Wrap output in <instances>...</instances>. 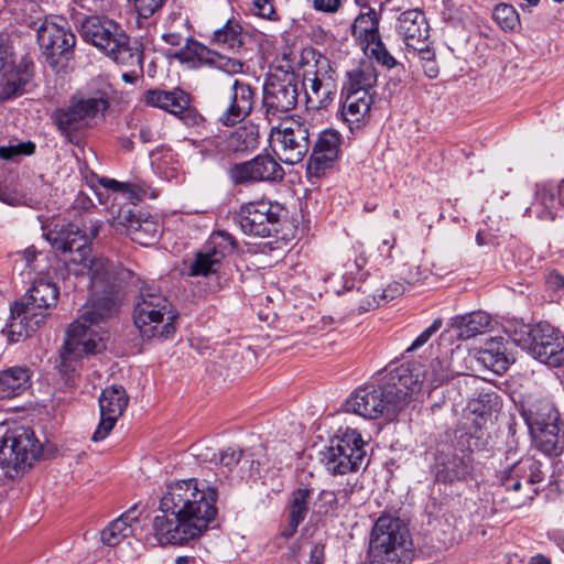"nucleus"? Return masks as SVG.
<instances>
[{
    "mask_svg": "<svg viewBox=\"0 0 564 564\" xmlns=\"http://www.w3.org/2000/svg\"><path fill=\"white\" fill-rule=\"evenodd\" d=\"M115 94L112 85L104 79L96 78L90 83L87 97H73L66 108L54 112V121L65 135L89 126L90 120L97 116H105Z\"/></svg>",
    "mask_w": 564,
    "mask_h": 564,
    "instance_id": "nucleus-5",
    "label": "nucleus"
},
{
    "mask_svg": "<svg viewBox=\"0 0 564 564\" xmlns=\"http://www.w3.org/2000/svg\"><path fill=\"white\" fill-rule=\"evenodd\" d=\"M408 50L417 53L420 59L424 63L431 62L435 57V53L433 48L430 47L427 41L422 42V44H417L416 47H409Z\"/></svg>",
    "mask_w": 564,
    "mask_h": 564,
    "instance_id": "nucleus-59",
    "label": "nucleus"
},
{
    "mask_svg": "<svg viewBox=\"0 0 564 564\" xmlns=\"http://www.w3.org/2000/svg\"><path fill=\"white\" fill-rule=\"evenodd\" d=\"M366 443L359 432L347 427L322 452V463L333 475L357 471L366 460Z\"/></svg>",
    "mask_w": 564,
    "mask_h": 564,
    "instance_id": "nucleus-11",
    "label": "nucleus"
},
{
    "mask_svg": "<svg viewBox=\"0 0 564 564\" xmlns=\"http://www.w3.org/2000/svg\"><path fill=\"white\" fill-rule=\"evenodd\" d=\"M421 375L419 366H399L387 375L381 387L357 389L347 399L346 411L369 420L379 416L392 420L420 392Z\"/></svg>",
    "mask_w": 564,
    "mask_h": 564,
    "instance_id": "nucleus-3",
    "label": "nucleus"
},
{
    "mask_svg": "<svg viewBox=\"0 0 564 564\" xmlns=\"http://www.w3.org/2000/svg\"><path fill=\"white\" fill-rule=\"evenodd\" d=\"M159 169L166 180L176 178L181 172V165L177 161L174 162L173 154H164Z\"/></svg>",
    "mask_w": 564,
    "mask_h": 564,
    "instance_id": "nucleus-55",
    "label": "nucleus"
},
{
    "mask_svg": "<svg viewBox=\"0 0 564 564\" xmlns=\"http://www.w3.org/2000/svg\"><path fill=\"white\" fill-rule=\"evenodd\" d=\"M366 52H369L370 55L381 65L392 68L397 65V59L389 53L381 37L373 41V43H369V45L362 46Z\"/></svg>",
    "mask_w": 564,
    "mask_h": 564,
    "instance_id": "nucleus-47",
    "label": "nucleus"
},
{
    "mask_svg": "<svg viewBox=\"0 0 564 564\" xmlns=\"http://www.w3.org/2000/svg\"><path fill=\"white\" fill-rule=\"evenodd\" d=\"M435 478L444 484L466 480L474 469L471 452L447 447L435 457Z\"/></svg>",
    "mask_w": 564,
    "mask_h": 564,
    "instance_id": "nucleus-22",
    "label": "nucleus"
},
{
    "mask_svg": "<svg viewBox=\"0 0 564 564\" xmlns=\"http://www.w3.org/2000/svg\"><path fill=\"white\" fill-rule=\"evenodd\" d=\"M442 324L443 323L441 318L434 319L433 323L415 338L409 350H414L426 344L432 335H434L442 327Z\"/></svg>",
    "mask_w": 564,
    "mask_h": 564,
    "instance_id": "nucleus-57",
    "label": "nucleus"
},
{
    "mask_svg": "<svg viewBox=\"0 0 564 564\" xmlns=\"http://www.w3.org/2000/svg\"><path fill=\"white\" fill-rule=\"evenodd\" d=\"M251 11L257 17L272 21L278 20L272 0H253Z\"/></svg>",
    "mask_w": 564,
    "mask_h": 564,
    "instance_id": "nucleus-53",
    "label": "nucleus"
},
{
    "mask_svg": "<svg viewBox=\"0 0 564 564\" xmlns=\"http://www.w3.org/2000/svg\"><path fill=\"white\" fill-rule=\"evenodd\" d=\"M340 134L335 130H324L313 145L307 161L306 173L310 177H322L330 170L340 151Z\"/></svg>",
    "mask_w": 564,
    "mask_h": 564,
    "instance_id": "nucleus-23",
    "label": "nucleus"
},
{
    "mask_svg": "<svg viewBox=\"0 0 564 564\" xmlns=\"http://www.w3.org/2000/svg\"><path fill=\"white\" fill-rule=\"evenodd\" d=\"M176 313L154 284H143L134 305L133 321L145 338H167L175 332Z\"/></svg>",
    "mask_w": 564,
    "mask_h": 564,
    "instance_id": "nucleus-6",
    "label": "nucleus"
},
{
    "mask_svg": "<svg viewBox=\"0 0 564 564\" xmlns=\"http://www.w3.org/2000/svg\"><path fill=\"white\" fill-rule=\"evenodd\" d=\"M522 416L528 424L530 433L549 429L551 425H560L558 412L547 400H542L528 410H523Z\"/></svg>",
    "mask_w": 564,
    "mask_h": 564,
    "instance_id": "nucleus-34",
    "label": "nucleus"
},
{
    "mask_svg": "<svg viewBox=\"0 0 564 564\" xmlns=\"http://www.w3.org/2000/svg\"><path fill=\"white\" fill-rule=\"evenodd\" d=\"M79 34L110 61H129L128 51L140 44L119 23L99 15L86 17L80 22Z\"/></svg>",
    "mask_w": 564,
    "mask_h": 564,
    "instance_id": "nucleus-7",
    "label": "nucleus"
},
{
    "mask_svg": "<svg viewBox=\"0 0 564 564\" xmlns=\"http://www.w3.org/2000/svg\"><path fill=\"white\" fill-rule=\"evenodd\" d=\"M35 145L32 142H10L0 147V159L14 160L21 155H29L34 152Z\"/></svg>",
    "mask_w": 564,
    "mask_h": 564,
    "instance_id": "nucleus-48",
    "label": "nucleus"
},
{
    "mask_svg": "<svg viewBox=\"0 0 564 564\" xmlns=\"http://www.w3.org/2000/svg\"><path fill=\"white\" fill-rule=\"evenodd\" d=\"M340 7V0H314V8L322 12H336Z\"/></svg>",
    "mask_w": 564,
    "mask_h": 564,
    "instance_id": "nucleus-60",
    "label": "nucleus"
},
{
    "mask_svg": "<svg viewBox=\"0 0 564 564\" xmlns=\"http://www.w3.org/2000/svg\"><path fill=\"white\" fill-rule=\"evenodd\" d=\"M409 539V530L402 520L391 516L379 517L370 533L369 563L399 564Z\"/></svg>",
    "mask_w": 564,
    "mask_h": 564,
    "instance_id": "nucleus-9",
    "label": "nucleus"
},
{
    "mask_svg": "<svg viewBox=\"0 0 564 564\" xmlns=\"http://www.w3.org/2000/svg\"><path fill=\"white\" fill-rule=\"evenodd\" d=\"M312 495L313 490L306 487L297 488L291 494L288 503L290 535L293 534L296 531L300 523H302L305 520L310 510Z\"/></svg>",
    "mask_w": 564,
    "mask_h": 564,
    "instance_id": "nucleus-36",
    "label": "nucleus"
},
{
    "mask_svg": "<svg viewBox=\"0 0 564 564\" xmlns=\"http://www.w3.org/2000/svg\"><path fill=\"white\" fill-rule=\"evenodd\" d=\"M258 144L256 127H240L227 138L226 149L230 152H247Z\"/></svg>",
    "mask_w": 564,
    "mask_h": 564,
    "instance_id": "nucleus-41",
    "label": "nucleus"
},
{
    "mask_svg": "<svg viewBox=\"0 0 564 564\" xmlns=\"http://www.w3.org/2000/svg\"><path fill=\"white\" fill-rule=\"evenodd\" d=\"M308 127L293 118H286L271 127L270 147L278 159L289 165L303 161L310 150Z\"/></svg>",
    "mask_w": 564,
    "mask_h": 564,
    "instance_id": "nucleus-13",
    "label": "nucleus"
},
{
    "mask_svg": "<svg viewBox=\"0 0 564 564\" xmlns=\"http://www.w3.org/2000/svg\"><path fill=\"white\" fill-rule=\"evenodd\" d=\"M180 56L182 59H194V64L198 62L204 65H209L230 75L242 72L243 65L239 59L210 51L200 43L192 44V46L181 53Z\"/></svg>",
    "mask_w": 564,
    "mask_h": 564,
    "instance_id": "nucleus-29",
    "label": "nucleus"
},
{
    "mask_svg": "<svg viewBox=\"0 0 564 564\" xmlns=\"http://www.w3.org/2000/svg\"><path fill=\"white\" fill-rule=\"evenodd\" d=\"M282 213L283 208L279 204L258 200L241 206L236 220L246 235L270 237L278 231Z\"/></svg>",
    "mask_w": 564,
    "mask_h": 564,
    "instance_id": "nucleus-15",
    "label": "nucleus"
},
{
    "mask_svg": "<svg viewBox=\"0 0 564 564\" xmlns=\"http://www.w3.org/2000/svg\"><path fill=\"white\" fill-rule=\"evenodd\" d=\"M324 561V546L322 544H312L310 550L308 564H323Z\"/></svg>",
    "mask_w": 564,
    "mask_h": 564,
    "instance_id": "nucleus-63",
    "label": "nucleus"
},
{
    "mask_svg": "<svg viewBox=\"0 0 564 564\" xmlns=\"http://www.w3.org/2000/svg\"><path fill=\"white\" fill-rule=\"evenodd\" d=\"M82 8L88 11H97L101 8L104 0H74Z\"/></svg>",
    "mask_w": 564,
    "mask_h": 564,
    "instance_id": "nucleus-64",
    "label": "nucleus"
},
{
    "mask_svg": "<svg viewBox=\"0 0 564 564\" xmlns=\"http://www.w3.org/2000/svg\"><path fill=\"white\" fill-rule=\"evenodd\" d=\"M128 402L126 389L120 384H112L102 390L99 397L100 422L91 436L94 442H100L109 435Z\"/></svg>",
    "mask_w": 564,
    "mask_h": 564,
    "instance_id": "nucleus-21",
    "label": "nucleus"
},
{
    "mask_svg": "<svg viewBox=\"0 0 564 564\" xmlns=\"http://www.w3.org/2000/svg\"><path fill=\"white\" fill-rule=\"evenodd\" d=\"M404 367H414L419 366L421 369L420 377V389L425 382L431 388H436L441 386L443 382L453 378L456 373H459L453 366L452 357L443 356L440 358H435L431 361L429 369L423 370V367L420 364H410L403 365Z\"/></svg>",
    "mask_w": 564,
    "mask_h": 564,
    "instance_id": "nucleus-33",
    "label": "nucleus"
},
{
    "mask_svg": "<svg viewBox=\"0 0 564 564\" xmlns=\"http://www.w3.org/2000/svg\"><path fill=\"white\" fill-rule=\"evenodd\" d=\"M140 18L148 19L158 12L165 0H130Z\"/></svg>",
    "mask_w": 564,
    "mask_h": 564,
    "instance_id": "nucleus-51",
    "label": "nucleus"
},
{
    "mask_svg": "<svg viewBox=\"0 0 564 564\" xmlns=\"http://www.w3.org/2000/svg\"><path fill=\"white\" fill-rule=\"evenodd\" d=\"M242 455L241 451H236L234 448H227L225 451L219 452L218 454H214L210 458L215 464H219L228 469H231L240 460Z\"/></svg>",
    "mask_w": 564,
    "mask_h": 564,
    "instance_id": "nucleus-52",
    "label": "nucleus"
},
{
    "mask_svg": "<svg viewBox=\"0 0 564 564\" xmlns=\"http://www.w3.org/2000/svg\"><path fill=\"white\" fill-rule=\"evenodd\" d=\"M395 30L409 48L427 41L430 28L424 13L419 9H411L399 15Z\"/></svg>",
    "mask_w": 564,
    "mask_h": 564,
    "instance_id": "nucleus-28",
    "label": "nucleus"
},
{
    "mask_svg": "<svg viewBox=\"0 0 564 564\" xmlns=\"http://www.w3.org/2000/svg\"><path fill=\"white\" fill-rule=\"evenodd\" d=\"M0 200L8 205H12V206L19 205L22 203L21 197L17 193L11 192L9 188L1 187V186H0Z\"/></svg>",
    "mask_w": 564,
    "mask_h": 564,
    "instance_id": "nucleus-61",
    "label": "nucleus"
},
{
    "mask_svg": "<svg viewBox=\"0 0 564 564\" xmlns=\"http://www.w3.org/2000/svg\"><path fill=\"white\" fill-rule=\"evenodd\" d=\"M481 361L492 368L495 372L505 371L508 367V359L506 355L497 349L496 351L492 348H486L480 352Z\"/></svg>",
    "mask_w": 564,
    "mask_h": 564,
    "instance_id": "nucleus-49",
    "label": "nucleus"
},
{
    "mask_svg": "<svg viewBox=\"0 0 564 564\" xmlns=\"http://www.w3.org/2000/svg\"><path fill=\"white\" fill-rule=\"evenodd\" d=\"M532 345L528 352L535 359L552 367H558L564 361V337L549 323H538L531 334Z\"/></svg>",
    "mask_w": 564,
    "mask_h": 564,
    "instance_id": "nucleus-20",
    "label": "nucleus"
},
{
    "mask_svg": "<svg viewBox=\"0 0 564 564\" xmlns=\"http://www.w3.org/2000/svg\"><path fill=\"white\" fill-rule=\"evenodd\" d=\"M490 327L491 317L484 311L454 316L449 323V328L459 339H469L484 334Z\"/></svg>",
    "mask_w": 564,
    "mask_h": 564,
    "instance_id": "nucleus-30",
    "label": "nucleus"
},
{
    "mask_svg": "<svg viewBox=\"0 0 564 564\" xmlns=\"http://www.w3.org/2000/svg\"><path fill=\"white\" fill-rule=\"evenodd\" d=\"M30 69L28 67L25 69H22L21 79H8L2 89L1 98H10L13 95H18L20 93L22 94L24 91L26 84L30 82Z\"/></svg>",
    "mask_w": 564,
    "mask_h": 564,
    "instance_id": "nucleus-50",
    "label": "nucleus"
},
{
    "mask_svg": "<svg viewBox=\"0 0 564 564\" xmlns=\"http://www.w3.org/2000/svg\"><path fill=\"white\" fill-rule=\"evenodd\" d=\"M404 291V288L399 282H392L387 285V288L382 290H378V295L380 300V305L389 300H393L400 294H402Z\"/></svg>",
    "mask_w": 564,
    "mask_h": 564,
    "instance_id": "nucleus-58",
    "label": "nucleus"
},
{
    "mask_svg": "<svg viewBox=\"0 0 564 564\" xmlns=\"http://www.w3.org/2000/svg\"><path fill=\"white\" fill-rule=\"evenodd\" d=\"M218 491L204 480L172 481L160 499L161 514L153 517V538L159 545H184L199 539L216 519Z\"/></svg>",
    "mask_w": 564,
    "mask_h": 564,
    "instance_id": "nucleus-2",
    "label": "nucleus"
},
{
    "mask_svg": "<svg viewBox=\"0 0 564 564\" xmlns=\"http://www.w3.org/2000/svg\"><path fill=\"white\" fill-rule=\"evenodd\" d=\"M297 97V82L293 75L286 73L282 77L270 76L263 86L262 98L269 121L294 109Z\"/></svg>",
    "mask_w": 564,
    "mask_h": 564,
    "instance_id": "nucleus-18",
    "label": "nucleus"
},
{
    "mask_svg": "<svg viewBox=\"0 0 564 564\" xmlns=\"http://www.w3.org/2000/svg\"><path fill=\"white\" fill-rule=\"evenodd\" d=\"M236 249L234 237L223 230L214 231L204 248L199 250L195 259L188 265V276L216 275L224 258Z\"/></svg>",
    "mask_w": 564,
    "mask_h": 564,
    "instance_id": "nucleus-16",
    "label": "nucleus"
},
{
    "mask_svg": "<svg viewBox=\"0 0 564 564\" xmlns=\"http://www.w3.org/2000/svg\"><path fill=\"white\" fill-rule=\"evenodd\" d=\"M144 102L148 106L163 109L180 117L185 123H194L196 116L191 108L189 95L183 89L173 90L150 89L144 93Z\"/></svg>",
    "mask_w": 564,
    "mask_h": 564,
    "instance_id": "nucleus-24",
    "label": "nucleus"
},
{
    "mask_svg": "<svg viewBox=\"0 0 564 564\" xmlns=\"http://www.w3.org/2000/svg\"><path fill=\"white\" fill-rule=\"evenodd\" d=\"M198 150L203 158L214 156L218 153V142L215 139L188 140Z\"/></svg>",
    "mask_w": 564,
    "mask_h": 564,
    "instance_id": "nucleus-56",
    "label": "nucleus"
},
{
    "mask_svg": "<svg viewBox=\"0 0 564 564\" xmlns=\"http://www.w3.org/2000/svg\"><path fill=\"white\" fill-rule=\"evenodd\" d=\"M350 292L351 300L359 312L370 311L380 305L378 289H375L370 283H364Z\"/></svg>",
    "mask_w": 564,
    "mask_h": 564,
    "instance_id": "nucleus-44",
    "label": "nucleus"
},
{
    "mask_svg": "<svg viewBox=\"0 0 564 564\" xmlns=\"http://www.w3.org/2000/svg\"><path fill=\"white\" fill-rule=\"evenodd\" d=\"M377 83V70L371 62H361L357 67L346 73L343 93L372 95Z\"/></svg>",
    "mask_w": 564,
    "mask_h": 564,
    "instance_id": "nucleus-32",
    "label": "nucleus"
},
{
    "mask_svg": "<svg viewBox=\"0 0 564 564\" xmlns=\"http://www.w3.org/2000/svg\"><path fill=\"white\" fill-rule=\"evenodd\" d=\"M366 12L359 13L352 24V35L359 41L361 46L373 43L381 37L379 34V15L375 9L366 6Z\"/></svg>",
    "mask_w": 564,
    "mask_h": 564,
    "instance_id": "nucleus-35",
    "label": "nucleus"
},
{
    "mask_svg": "<svg viewBox=\"0 0 564 564\" xmlns=\"http://www.w3.org/2000/svg\"><path fill=\"white\" fill-rule=\"evenodd\" d=\"M314 72L304 75L302 86L311 109H325L336 98L337 76L326 58L317 61Z\"/></svg>",
    "mask_w": 564,
    "mask_h": 564,
    "instance_id": "nucleus-17",
    "label": "nucleus"
},
{
    "mask_svg": "<svg viewBox=\"0 0 564 564\" xmlns=\"http://www.w3.org/2000/svg\"><path fill=\"white\" fill-rule=\"evenodd\" d=\"M42 454V445L29 426L7 431L0 440V467L14 478L29 470Z\"/></svg>",
    "mask_w": 564,
    "mask_h": 564,
    "instance_id": "nucleus-8",
    "label": "nucleus"
},
{
    "mask_svg": "<svg viewBox=\"0 0 564 564\" xmlns=\"http://www.w3.org/2000/svg\"><path fill=\"white\" fill-rule=\"evenodd\" d=\"M212 43L229 50L240 48L243 44L242 26L234 19L228 20L213 32Z\"/></svg>",
    "mask_w": 564,
    "mask_h": 564,
    "instance_id": "nucleus-40",
    "label": "nucleus"
},
{
    "mask_svg": "<svg viewBox=\"0 0 564 564\" xmlns=\"http://www.w3.org/2000/svg\"><path fill=\"white\" fill-rule=\"evenodd\" d=\"M100 184L107 188L112 191L113 193H124L128 189V184L120 183L113 178H100Z\"/></svg>",
    "mask_w": 564,
    "mask_h": 564,
    "instance_id": "nucleus-62",
    "label": "nucleus"
},
{
    "mask_svg": "<svg viewBox=\"0 0 564 564\" xmlns=\"http://www.w3.org/2000/svg\"><path fill=\"white\" fill-rule=\"evenodd\" d=\"M32 371L26 366H13L0 371V400L22 394L31 387Z\"/></svg>",
    "mask_w": 564,
    "mask_h": 564,
    "instance_id": "nucleus-31",
    "label": "nucleus"
},
{
    "mask_svg": "<svg viewBox=\"0 0 564 564\" xmlns=\"http://www.w3.org/2000/svg\"><path fill=\"white\" fill-rule=\"evenodd\" d=\"M133 510H129L119 518L112 520L102 531L101 541L108 546L118 545L123 539L128 538L132 532Z\"/></svg>",
    "mask_w": 564,
    "mask_h": 564,
    "instance_id": "nucleus-39",
    "label": "nucleus"
},
{
    "mask_svg": "<svg viewBox=\"0 0 564 564\" xmlns=\"http://www.w3.org/2000/svg\"><path fill=\"white\" fill-rule=\"evenodd\" d=\"M164 29L162 40L171 46H182L180 51L174 53V56L183 63L194 65V59H182L180 56V54L187 51L192 44L198 43L192 39L187 13L181 7H176L166 15Z\"/></svg>",
    "mask_w": 564,
    "mask_h": 564,
    "instance_id": "nucleus-25",
    "label": "nucleus"
},
{
    "mask_svg": "<svg viewBox=\"0 0 564 564\" xmlns=\"http://www.w3.org/2000/svg\"><path fill=\"white\" fill-rule=\"evenodd\" d=\"M561 207H564V180L557 185L541 184L536 187L534 200L527 208L529 217L553 220Z\"/></svg>",
    "mask_w": 564,
    "mask_h": 564,
    "instance_id": "nucleus-26",
    "label": "nucleus"
},
{
    "mask_svg": "<svg viewBox=\"0 0 564 564\" xmlns=\"http://www.w3.org/2000/svg\"><path fill=\"white\" fill-rule=\"evenodd\" d=\"M343 94L345 99L340 113L344 121L349 123L350 129L352 130L351 124H358L369 113L372 104V95H366L365 93H361V95L349 93Z\"/></svg>",
    "mask_w": 564,
    "mask_h": 564,
    "instance_id": "nucleus-37",
    "label": "nucleus"
},
{
    "mask_svg": "<svg viewBox=\"0 0 564 564\" xmlns=\"http://www.w3.org/2000/svg\"><path fill=\"white\" fill-rule=\"evenodd\" d=\"M45 63L55 72L66 68L74 54L76 36L66 21L45 20L36 32Z\"/></svg>",
    "mask_w": 564,
    "mask_h": 564,
    "instance_id": "nucleus-12",
    "label": "nucleus"
},
{
    "mask_svg": "<svg viewBox=\"0 0 564 564\" xmlns=\"http://www.w3.org/2000/svg\"><path fill=\"white\" fill-rule=\"evenodd\" d=\"M58 295L59 291L54 282L44 278L35 280L28 294L11 306L10 333L20 337L36 332L50 316Z\"/></svg>",
    "mask_w": 564,
    "mask_h": 564,
    "instance_id": "nucleus-4",
    "label": "nucleus"
},
{
    "mask_svg": "<svg viewBox=\"0 0 564 564\" xmlns=\"http://www.w3.org/2000/svg\"><path fill=\"white\" fill-rule=\"evenodd\" d=\"M560 425H551L549 429L531 433L538 447L546 455H557L563 447V437L560 435Z\"/></svg>",
    "mask_w": 564,
    "mask_h": 564,
    "instance_id": "nucleus-43",
    "label": "nucleus"
},
{
    "mask_svg": "<svg viewBox=\"0 0 564 564\" xmlns=\"http://www.w3.org/2000/svg\"><path fill=\"white\" fill-rule=\"evenodd\" d=\"M498 479L508 494L502 501L509 508L516 509L532 500L538 494L535 485L543 480V473L538 460L523 457L501 469Z\"/></svg>",
    "mask_w": 564,
    "mask_h": 564,
    "instance_id": "nucleus-10",
    "label": "nucleus"
},
{
    "mask_svg": "<svg viewBox=\"0 0 564 564\" xmlns=\"http://www.w3.org/2000/svg\"><path fill=\"white\" fill-rule=\"evenodd\" d=\"M496 399L497 395L495 394H479L477 400H474L469 403V408L474 413H478L480 416H482L492 409V403Z\"/></svg>",
    "mask_w": 564,
    "mask_h": 564,
    "instance_id": "nucleus-54",
    "label": "nucleus"
},
{
    "mask_svg": "<svg viewBox=\"0 0 564 564\" xmlns=\"http://www.w3.org/2000/svg\"><path fill=\"white\" fill-rule=\"evenodd\" d=\"M284 174L283 167L270 154H259L252 160L235 164L229 170L230 180L236 185L280 182Z\"/></svg>",
    "mask_w": 564,
    "mask_h": 564,
    "instance_id": "nucleus-19",
    "label": "nucleus"
},
{
    "mask_svg": "<svg viewBox=\"0 0 564 564\" xmlns=\"http://www.w3.org/2000/svg\"><path fill=\"white\" fill-rule=\"evenodd\" d=\"M130 55L129 61H118L112 59L115 64L120 67L127 68L124 73L121 75V79L127 84H134L139 78L143 76V48L142 45L139 44L133 46V48L128 51Z\"/></svg>",
    "mask_w": 564,
    "mask_h": 564,
    "instance_id": "nucleus-42",
    "label": "nucleus"
},
{
    "mask_svg": "<svg viewBox=\"0 0 564 564\" xmlns=\"http://www.w3.org/2000/svg\"><path fill=\"white\" fill-rule=\"evenodd\" d=\"M349 492L346 489L335 492L333 490H321L313 502V512L318 517H333L347 503Z\"/></svg>",
    "mask_w": 564,
    "mask_h": 564,
    "instance_id": "nucleus-38",
    "label": "nucleus"
},
{
    "mask_svg": "<svg viewBox=\"0 0 564 564\" xmlns=\"http://www.w3.org/2000/svg\"><path fill=\"white\" fill-rule=\"evenodd\" d=\"M256 100V90L250 84L238 79L221 90L215 99L218 121L231 127L245 120L251 112Z\"/></svg>",
    "mask_w": 564,
    "mask_h": 564,
    "instance_id": "nucleus-14",
    "label": "nucleus"
},
{
    "mask_svg": "<svg viewBox=\"0 0 564 564\" xmlns=\"http://www.w3.org/2000/svg\"><path fill=\"white\" fill-rule=\"evenodd\" d=\"M100 227V221L89 220L86 234L75 224H56L45 234L68 271L75 275L87 273L90 282V297L79 310L78 318L68 326L61 349L57 367L64 375L75 372L84 356L105 348L99 324L112 317L119 307L120 271L105 258H90L89 241L98 236Z\"/></svg>",
    "mask_w": 564,
    "mask_h": 564,
    "instance_id": "nucleus-1",
    "label": "nucleus"
},
{
    "mask_svg": "<svg viewBox=\"0 0 564 564\" xmlns=\"http://www.w3.org/2000/svg\"><path fill=\"white\" fill-rule=\"evenodd\" d=\"M505 332L509 338L524 350H529L532 345L531 335L533 333V326L525 325L518 321H510L505 325Z\"/></svg>",
    "mask_w": 564,
    "mask_h": 564,
    "instance_id": "nucleus-45",
    "label": "nucleus"
},
{
    "mask_svg": "<svg viewBox=\"0 0 564 564\" xmlns=\"http://www.w3.org/2000/svg\"><path fill=\"white\" fill-rule=\"evenodd\" d=\"M492 18L503 30L514 31L520 26V17L510 4L500 3L496 6Z\"/></svg>",
    "mask_w": 564,
    "mask_h": 564,
    "instance_id": "nucleus-46",
    "label": "nucleus"
},
{
    "mask_svg": "<svg viewBox=\"0 0 564 564\" xmlns=\"http://www.w3.org/2000/svg\"><path fill=\"white\" fill-rule=\"evenodd\" d=\"M115 225L122 226L131 240L141 246L153 245L160 236L159 223L151 216L141 213L122 212Z\"/></svg>",
    "mask_w": 564,
    "mask_h": 564,
    "instance_id": "nucleus-27",
    "label": "nucleus"
}]
</instances>
